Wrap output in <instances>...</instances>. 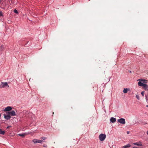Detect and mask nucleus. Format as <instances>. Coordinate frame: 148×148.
Instances as JSON below:
<instances>
[{"mask_svg": "<svg viewBox=\"0 0 148 148\" xmlns=\"http://www.w3.org/2000/svg\"><path fill=\"white\" fill-rule=\"evenodd\" d=\"M138 85L139 86H143L145 90L148 91V86L147 84L142 83L141 81H139L138 83Z\"/></svg>", "mask_w": 148, "mask_h": 148, "instance_id": "f257e3e1", "label": "nucleus"}, {"mask_svg": "<svg viewBox=\"0 0 148 148\" xmlns=\"http://www.w3.org/2000/svg\"><path fill=\"white\" fill-rule=\"evenodd\" d=\"M106 137V135L104 134H101L99 136V138L100 140L101 141H103Z\"/></svg>", "mask_w": 148, "mask_h": 148, "instance_id": "f03ea898", "label": "nucleus"}, {"mask_svg": "<svg viewBox=\"0 0 148 148\" xmlns=\"http://www.w3.org/2000/svg\"><path fill=\"white\" fill-rule=\"evenodd\" d=\"M6 114H7L10 115V116H14L16 115L15 112L14 110H12L11 111L6 112Z\"/></svg>", "mask_w": 148, "mask_h": 148, "instance_id": "7ed1b4c3", "label": "nucleus"}, {"mask_svg": "<svg viewBox=\"0 0 148 148\" xmlns=\"http://www.w3.org/2000/svg\"><path fill=\"white\" fill-rule=\"evenodd\" d=\"M32 142L34 143H42V142H45V141L42 140H40L36 139H34L32 140Z\"/></svg>", "mask_w": 148, "mask_h": 148, "instance_id": "20e7f679", "label": "nucleus"}, {"mask_svg": "<svg viewBox=\"0 0 148 148\" xmlns=\"http://www.w3.org/2000/svg\"><path fill=\"white\" fill-rule=\"evenodd\" d=\"M6 86L9 87L7 82H1V85L0 86V88H4Z\"/></svg>", "mask_w": 148, "mask_h": 148, "instance_id": "39448f33", "label": "nucleus"}, {"mask_svg": "<svg viewBox=\"0 0 148 148\" xmlns=\"http://www.w3.org/2000/svg\"><path fill=\"white\" fill-rule=\"evenodd\" d=\"M118 121L120 123L122 124H125V119L123 118H121L118 119Z\"/></svg>", "mask_w": 148, "mask_h": 148, "instance_id": "423d86ee", "label": "nucleus"}, {"mask_svg": "<svg viewBox=\"0 0 148 148\" xmlns=\"http://www.w3.org/2000/svg\"><path fill=\"white\" fill-rule=\"evenodd\" d=\"M12 109V108L10 106H7L4 109L5 112H9L11 111Z\"/></svg>", "mask_w": 148, "mask_h": 148, "instance_id": "0eeeda50", "label": "nucleus"}, {"mask_svg": "<svg viewBox=\"0 0 148 148\" xmlns=\"http://www.w3.org/2000/svg\"><path fill=\"white\" fill-rule=\"evenodd\" d=\"M137 81H142L141 82L142 83H143L144 84H145L147 83V82H148L147 80L146 79H138V80Z\"/></svg>", "mask_w": 148, "mask_h": 148, "instance_id": "6e6552de", "label": "nucleus"}, {"mask_svg": "<svg viewBox=\"0 0 148 148\" xmlns=\"http://www.w3.org/2000/svg\"><path fill=\"white\" fill-rule=\"evenodd\" d=\"M3 115L4 116V118L7 120H8L11 118V116L10 115L7 114V115H6L5 114H4Z\"/></svg>", "mask_w": 148, "mask_h": 148, "instance_id": "1a4fd4ad", "label": "nucleus"}, {"mask_svg": "<svg viewBox=\"0 0 148 148\" xmlns=\"http://www.w3.org/2000/svg\"><path fill=\"white\" fill-rule=\"evenodd\" d=\"M116 120V118L114 117H111L110 119V121L112 123H114L115 122Z\"/></svg>", "mask_w": 148, "mask_h": 148, "instance_id": "9d476101", "label": "nucleus"}, {"mask_svg": "<svg viewBox=\"0 0 148 148\" xmlns=\"http://www.w3.org/2000/svg\"><path fill=\"white\" fill-rule=\"evenodd\" d=\"M139 143H134V144L135 145H136L138 146H143V145L140 142H139Z\"/></svg>", "mask_w": 148, "mask_h": 148, "instance_id": "9b49d317", "label": "nucleus"}, {"mask_svg": "<svg viewBox=\"0 0 148 148\" xmlns=\"http://www.w3.org/2000/svg\"><path fill=\"white\" fill-rule=\"evenodd\" d=\"M130 147H131L130 145V144H128L125 145L123 146L122 147V148H127Z\"/></svg>", "mask_w": 148, "mask_h": 148, "instance_id": "f8f14e48", "label": "nucleus"}, {"mask_svg": "<svg viewBox=\"0 0 148 148\" xmlns=\"http://www.w3.org/2000/svg\"><path fill=\"white\" fill-rule=\"evenodd\" d=\"M129 88L128 89L127 88H124L123 90V92L124 93H126L128 90H129Z\"/></svg>", "mask_w": 148, "mask_h": 148, "instance_id": "ddd939ff", "label": "nucleus"}, {"mask_svg": "<svg viewBox=\"0 0 148 148\" xmlns=\"http://www.w3.org/2000/svg\"><path fill=\"white\" fill-rule=\"evenodd\" d=\"M18 135L23 137L25 136V135L24 134H18Z\"/></svg>", "mask_w": 148, "mask_h": 148, "instance_id": "4468645a", "label": "nucleus"}, {"mask_svg": "<svg viewBox=\"0 0 148 148\" xmlns=\"http://www.w3.org/2000/svg\"><path fill=\"white\" fill-rule=\"evenodd\" d=\"M14 13H16L17 14L18 13V11L16 9H15L14 10Z\"/></svg>", "mask_w": 148, "mask_h": 148, "instance_id": "2eb2a0df", "label": "nucleus"}, {"mask_svg": "<svg viewBox=\"0 0 148 148\" xmlns=\"http://www.w3.org/2000/svg\"><path fill=\"white\" fill-rule=\"evenodd\" d=\"M3 13L1 11H0V16H3Z\"/></svg>", "mask_w": 148, "mask_h": 148, "instance_id": "dca6fc26", "label": "nucleus"}, {"mask_svg": "<svg viewBox=\"0 0 148 148\" xmlns=\"http://www.w3.org/2000/svg\"><path fill=\"white\" fill-rule=\"evenodd\" d=\"M4 46L3 45H1V49L2 50L4 49Z\"/></svg>", "mask_w": 148, "mask_h": 148, "instance_id": "f3484780", "label": "nucleus"}, {"mask_svg": "<svg viewBox=\"0 0 148 148\" xmlns=\"http://www.w3.org/2000/svg\"><path fill=\"white\" fill-rule=\"evenodd\" d=\"M46 138L45 137H42L41 138V139L43 140H45L46 139Z\"/></svg>", "mask_w": 148, "mask_h": 148, "instance_id": "a211bd4d", "label": "nucleus"}, {"mask_svg": "<svg viewBox=\"0 0 148 148\" xmlns=\"http://www.w3.org/2000/svg\"><path fill=\"white\" fill-rule=\"evenodd\" d=\"M136 97L138 99V100L139 99V96L138 95H136Z\"/></svg>", "mask_w": 148, "mask_h": 148, "instance_id": "6ab92c4d", "label": "nucleus"}, {"mask_svg": "<svg viewBox=\"0 0 148 148\" xmlns=\"http://www.w3.org/2000/svg\"><path fill=\"white\" fill-rule=\"evenodd\" d=\"M144 91H142L141 92V94L143 97L144 96Z\"/></svg>", "mask_w": 148, "mask_h": 148, "instance_id": "aec40b11", "label": "nucleus"}, {"mask_svg": "<svg viewBox=\"0 0 148 148\" xmlns=\"http://www.w3.org/2000/svg\"><path fill=\"white\" fill-rule=\"evenodd\" d=\"M43 147H47V146L46 144H44L43 145Z\"/></svg>", "mask_w": 148, "mask_h": 148, "instance_id": "412c9836", "label": "nucleus"}, {"mask_svg": "<svg viewBox=\"0 0 148 148\" xmlns=\"http://www.w3.org/2000/svg\"><path fill=\"white\" fill-rule=\"evenodd\" d=\"M5 0L6 1H7V2L10 3V0Z\"/></svg>", "mask_w": 148, "mask_h": 148, "instance_id": "4be33fe9", "label": "nucleus"}, {"mask_svg": "<svg viewBox=\"0 0 148 148\" xmlns=\"http://www.w3.org/2000/svg\"><path fill=\"white\" fill-rule=\"evenodd\" d=\"M145 99L147 100H148L147 95H146L145 96Z\"/></svg>", "mask_w": 148, "mask_h": 148, "instance_id": "5701e85b", "label": "nucleus"}, {"mask_svg": "<svg viewBox=\"0 0 148 148\" xmlns=\"http://www.w3.org/2000/svg\"><path fill=\"white\" fill-rule=\"evenodd\" d=\"M11 126H8L7 127V129H8L9 127H10Z\"/></svg>", "mask_w": 148, "mask_h": 148, "instance_id": "b1692460", "label": "nucleus"}, {"mask_svg": "<svg viewBox=\"0 0 148 148\" xmlns=\"http://www.w3.org/2000/svg\"><path fill=\"white\" fill-rule=\"evenodd\" d=\"M132 148H138V147H136L134 146V147H132Z\"/></svg>", "mask_w": 148, "mask_h": 148, "instance_id": "393cba45", "label": "nucleus"}, {"mask_svg": "<svg viewBox=\"0 0 148 148\" xmlns=\"http://www.w3.org/2000/svg\"><path fill=\"white\" fill-rule=\"evenodd\" d=\"M127 134H129L130 132L129 131H127Z\"/></svg>", "mask_w": 148, "mask_h": 148, "instance_id": "a878e982", "label": "nucleus"}, {"mask_svg": "<svg viewBox=\"0 0 148 148\" xmlns=\"http://www.w3.org/2000/svg\"><path fill=\"white\" fill-rule=\"evenodd\" d=\"M147 135H148V131L147 132Z\"/></svg>", "mask_w": 148, "mask_h": 148, "instance_id": "bb28decb", "label": "nucleus"}, {"mask_svg": "<svg viewBox=\"0 0 148 148\" xmlns=\"http://www.w3.org/2000/svg\"><path fill=\"white\" fill-rule=\"evenodd\" d=\"M146 107H147L148 108V105H146Z\"/></svg>", "mask_w": 148, "mask_h": 148, "instance_id": "cd10ccee", "label": "nucleus"}, {"mask_svg": "<svg viewBox=\"0 0 148 148\" xmlns=\"http://www.w3.org/2000/svg\"><path fill=\"white\" fill-rule=\"evenodd\" d=\"M27 44V43H26L24 45H25Z\"/></svg>", "mask_w": 148, "mask_h": 148, "instance_id": "c85d7f7f", "label": "nucleus"}]
</instances>
